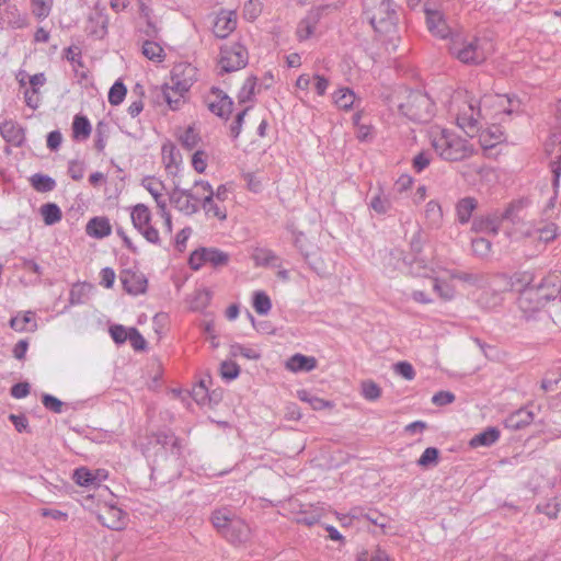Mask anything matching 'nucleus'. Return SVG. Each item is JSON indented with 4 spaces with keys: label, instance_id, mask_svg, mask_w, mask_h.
Returning <instances> with one entry per match:
<instances>
[{
    "label": "nucleus",
    "instance_id": "obj_29",
    "mask_svg": "<svg viewBox=\"0 0 561 561\" xmlns=\"http://www.w3.org/2000/svg\"><path fill=\"white\" fill-rule=\"evenodd\" d=\"M85 231L90 237L102 239L111 234L112 227L106 217H94L87 224Z\"/></svg>",
    "mask_w": 561,
    "mask_h": 561
},
{
    "label": "nucleus",
    "instance_id": "obj_20",
    "mask_svg": "<svg viewBox=\"0 0 561 561\" xmlns=\"http://www.w3.org/2000/svg\"><path fill=\"white\" fill-rule=\"evenodd\" d=\"M320 19V9L311 10L297 25L296 36L302 42L310 38L314 33Z\"/></svg>",
    "mask_w": 561,
    "mask_h": 561
},
{
    "label": "nucleus",
    "instance_id": "obj_14",
    "mask_svg": "<svg viewBox=\"0 0 561 561\" xmlns=\"http://www.w3.org/2000/svg\"><path fill=\"white\" fill-rule=\"evenodd\" d=\"M170 201L179 210L186 215H192L197 211L201 198L192 194L188 190H180L179 186L175 185Z\"/></svg>",
    "mask_w": 561,
    "mask_h": 561
},
{
    "label": "nucleus",
    "instance_id": "obj_64",
    "mask_svg": "<svg viewBox=\"0 0 561 561\" xmlns=\"http://www.w3.org/2000/svg\"><path fill=\"white\" fill-rule=\"evenodd\" d=\"M112 339L117 344H123L128 340V330L124 325L115 324L110 328Z\"/></svg>",
    "mask_w": 561,
    "mask_h": 561
},
{
    "label": "nucleus",
    "instance_id": "obj_33",
    "mask_svg": "<svg viewBox=\"0 0 561 561\" xmlns=\"http://www.w3.org/2000/svg\"><path fill=\"white\" fill-rule=\"evenodd\" d=\"M500 438V431L496 427H488L483 432L474 435L469 445L472 448L480 446L489 447L493 445Z\"/></svg>",
    "mask_w": 561,
    "mask_h": 561
},
{
    "label": "nucleus",
    "instance_id": "obj_36",
    "mask_svg": "<svg viewBox=\"0 0 561 561\" xmlns=\"http://www.w3.org/2000/svg\"><path fill=\"white\" fill-rule=\"evenodd\" d=\"M529 204L528 198H518L508 204L506 209L500 214L502 220L511 221L512 224H516L519 220V213L527 207Z\"/></svg>",
    "mask_w": 561,
    "mask_h": 561
},
{
    "label": "nucleus",
    "instance_id": "obj_10",
    "mask_svg": "<svg viewBox=\"0 0 561 561\" xmlns=\"http://www.w3.org/2000/svg\"><path fill=\"white\" fill-rule=\"evenodd\" d=\"M230 261V255L216 248H199L193 251L188 259L192 270L197 271L203 264L209 263L214 267L226 266Z\"/></svg>",
    "mask_w": 561,
    "mask_h": 561
},
{
    "label": "nucleus",
    "instance_id": "obj_60",
    "mask_svg": "<svg viewBox=\"0 0 561 561\" xmlns=\"http://www.w3.org/2000/svg\"><path fill=\"white\" fill-rule=\"evenodd\" d=\"M393 370L399 376L403 377L407 380H412L415 377V371L413 366L408 362H398L393 365Z\"/></svg>",
    "mask_w": 561,
    "mask_h": 561
},
{
    "label": "nucleus",
    "instance_id": "obj_50",
    "mask_svg": "<svg viewBox=\"0 0 561 561\" xmlns=\"http://www.w3.org/2000/svg\"><path fill=\"white\" fill-rule=\"evenodd\" d=\"M449 276L453 279H459L461 282L468 283L472 286L478 285L482 279V275L474 274V273H468V272H460V271H450Z\"/></svg>",
    "mask_w": 561,
    "mask_h": 561
},
{
    "label": "nucleus",
    "instance_id": "obj_35",
    "mask_svg": "<svg viewBox=\"0 0 561 561\" xmlns=\"http://www.w3.org/2000/svg\"><path fill=\"white\" fill-rule=\"evenodd\" d=\"M478 202L473 197H463L456 205L458 221L461 225L469 222L472 211L477 208Z\"/></svg>",
    "mask_w": 561,
    "mask_h": 561
},
{
    "label": "nucleus",
    "instance_id": "obj_26",
    "mask_svg": "<svg viewBox=\"0 0 561 561\" xmlns=\"http://www.w3.org/2000/svg\"><path fill=\"white\" fill-rule=\"evenodd\" d=\"M533 421V412L527 409H519L505 419L504 425L512 431H518L528 426Z\"/></svg>",
    "mask_w": 561,
    "mask_h": 561
},
{
    "label": "nucleus",
    "instance_id": "obj_3",
    "mask_svg": "<svg viewBox=\"0 0 561 561\" xmlns=\"http://www.w3.org/2000/svg\"><path fill=\"white\" fill-rule=\"evenodd\" d=\"M559 275L551 274L543 278L536 287L526 288L522 291L518 305L527 320L534 319L535 313L540 311L546 304L554 299L560 289L557 287Z\"/></svg>",
    "mask_w": 561,
    "mask_h": 561
},
{
    "label": "nucleus",
    "instance_id": "obj_11",
    "mask_svg": "<svg viewBox=\"0 0 561 561\" xmlns=\"http://www.w3.org/2000/svg\"><path fill=\"white\" fill-rule=\"evenodd\" d=\"M197 79V69L187 62L174 65L170 75V82L178 92L188 93L190 89Z\"/></svg>",
    "mask_w": 561,
    "mask_h": 561
},
{
    "label": "nucleus",
    "instance_id": "obj_17",
    "mask_svg": "<svg viewBox=\"0 0 561 561\" xmlns=\"http://www.w3.org/2000/svg\"><path fill=\"white\" fill-rule=\"evenodd\" d=\"M425 14L427 30L433 36L445 39L451 35V30L440 11L426 10Z\"/></svg>",
    "mask_w": 561,
    "mask_h": 561
},
{
    "label": "nucleus",
    "instance_id": "obj_21",
    "mask_svg": "<svg viewBox=\"0 0 561 561\" xmlns=\"http://www.w3.org/2000/svg\"><path fill=\"white\" fill-rule=\"evenodd\" d=\"M546 152L550 158V169L553 175L561 174V135H552L546 142Z\"/></svg>",
    "mask_w": 561,
    "mask_h": 561
},
{
    "label": "nucleus",
    "instance_id": "obj_62",
    "mask_svg": "<svg viewBox=\"0 0 561 561\" xmlns=\"http://www.w3.org/2000/svg\"><path fill=\"white\" fill-rule=\"evenodd\" d=\"M389 201L385 197H382L380 194H376L371 197L369 202V206L377 213V214H386L389 208Z\"/></svg>",
    "mask_w": 561,
    "mask_h": 561
},
{
    "label": "nucleus",
    "instance_id": "obj_37",
    "mask_svg": "<svg viewBox=\"0 0 561 561\" xmlns=\"http://www.w3.org/2000/svg\"><path fill=\"white\" fill-rule=\"evenodd\" d=\"M90 121L82 115H76L72 122V137L75 140H87L91 135Z\"/></svg>",
    "mask_w": 561,
    "mask_h": 561
},
{
    "label": "nucleus",
    "instance_id": "obj_30",
    "mask_svg": "<svg viewBox=\"0 0 561 561\" xmlns=\"http://www.w3.org/2000/svg\"><path fill=\"white\" fill-rule=\"evenodd\" d=\"M317 367V359L312 356L295 354L286 362V368L290 371H311Z\"/></svg>",
    "mask_w": 561,
    "mask_h": 561
},
{
    "label": "nucleus",
    "instance_id": "obj_56",
    "mask_svg": "<svg viewBox=\"0 0 561 561\" xmlns=\"http://www.w3.org/2000/svg\"><path fill=\"white\" fill-rule=\"evenodd\" d=\"M128 341L135 351H144L147 347V342L136 328L128 330Z\"/></svg>",
    "mask_w": 561,
    "mask_h": 561
},
{
    "label": "nucleus",
    "instance_id": "obj_39",
    "mask_svg": "<svg viewBox=\"0 0 561 561\" xmlns=\"http://www.w3.org/2000/svg\"><path fill=\"white\" fill-rule=\"evenodd\" d=\"M92 286L88 283H78L72 286L69 294V302L71 305H81L91 291Z\"/></svg>",
    "mask_w": 561,
    "mask_h": 561
},
{
    "label": "nucleus",
    "instance_id": "obj_2",
    "mask_svg": "<svg viewBox=\"0 0 561 561\" xmlns=\"http://www.w3.org/2000/svg\"><path fill=\"white\" fill-rule=\"evenodd\" d=\"M450 55L466 65H481L495 53V44L486 37L455 34L448 46Z\"/></svg>",
    "mask_w": 561,
    "mask_h": 561
},
{
    "label": "nucleus",
    "instance_id": "obj_34",
    "mask_svg": "<svg viewBox=\"0 0 561 561\" xmlns=\"http://www.w3.org/2000/svg\"><path fill=\"white\" fill-rule=\"evenodd\" d=\"M333 103L343 111H350L356 101L355 93L348 88H340L332 95Z\"/></svg>",
    "mask_w": 561,
    "mask_h": 561
},
{
    "label": "nucleus",
    "instance_id": "obj_16",
    "mask_svg": "<svg viewBox=\"0 0 561 561\" xmlns=\"http://www.w3.org/2000/svg\"><path fill=\"white\" fill-rule=\"evenodd\" d=\"M126 517L127 514L114 505L104 506L98 514V519L102 525L113 530L123 529L126 524Z\"/></svg>",
    "mask_w": 561,
    "mask_h": 561
},
{
    "label": "nucleus",
    "instance_id": "obj_22",
    "mask_svg": "<svg viewBox=\"0 0 561 561\" xmlns=\"http://www.w3.org/2000/svg\"><path fill=\"white\" fill-rule=\"evenodd\" d=\"M9 325L16 332H35L37 330V321L35 312L28 310L19 312L10 319Z\"/></svg>",
    "mask_w": 561,
    "mask_h": 561
},
{
    "label": "nucleus",
    "instance_id": "obj_53",
    "mask_svg": "<svg viewBox=\"0 0 561 561\" xmlns=\"http://www.w3.org/2000/svg\"><path fill=\"white\" fill-rule=\"evenodd\" d=\"M471 245L474 255L484 257L490 253L492 243L488 239L477 238L472 240Z\"/></svg>",
    "mask_w": 561,
    "mask_h": 561
},
{
    "label": "nucleus",
    "instance_id": "obj_27",
    "mask_svg": "<svg viewBox=\"0 0 561 561\" xmlns=\"http://www.w3.org/2000/svg\"><path fill=\"white\" fill-rule=\"evenodd\" d=\"M0 134L1 136L13 146H20L24 140V131L13 121H4L0 125Z\"/></svg>",
    "mask_w": 561,
    "mask_h": 561
},
{
    "label": "nucleus",
    "instance_id": "obj_15",
    "mask_svg": "<svg viewBox=\"0 0 561 561\" xmlns=\"http://www.w3.org/2000/svg\"><path fill=\"white\" fill-rule=\"evenodd\" d=\"M423 240L421 232L417 231L411 242V251L415 254L413 260L407 261V259L403 260L404 264L410 265L412 273L419 275V276H430V273L433 272V270L425 263L423 259L417 257V255L422 251Z\"/></svg>",
    "mask_w": 561,
    "mask_h": 561
},
{
    "label": "nucleus",
    "instance_id": "obj_41",
    "mask_svg": "<svg viewBox=\"0 0 561 561\" xmlns=\"http://www.w3.org/2000/svg\"><path fill=\"white\" fill-rule=\"evenodd\" d=\"M263 12L262 0H248L242 9V18L248 22H254Z\"/></svg>",
    "mask_w": 561,
    "mask_h": 561
},
{
    "label": "nucleus",
    "instance_id": "obj_57",
    "mask_svg": "<svg viewBox=\"0 0 561 561\" xmlns=\"http://www.w3.org/2000/svg\"><path fill=\"white\" fill-rule=\"evenodd\" d=\"M51 4L53 0H32V11L37 18H46Z\"/></svg>",
    "mask_w": 561,
    "mask_h": 561
},
{
    "label": "nucleus",
    "instance_id": "obj_5",
    "mask_svg": "<svg viewBox=\"0 0 561 561\" xmlns=\"http://www.w3.org/2000/svg\"><path fill=\"white\" fill-rule=\"evenodd\" d=\"M481 99L483 119L499 124L508 122L518 106V101L507 94H484Z\"/></svg>",
    "mask_w": 561,
    "mask_h": 561
},
{
    "label": "nucleus",
    "instance_id": "obj_43",
    "mask_svg": "<svg viewBox=\"0 0 561 561\" xmlns=\"http://www.w3.org/2000/svg\"><path fill=\"white\" fill-rule=\"evenodd\" d=\"M253 308L259 314H267L272 308L270 297L264 291H255L253 294Z\"/></svg>",
    "mask_w": 561,
    "mask_h": 561
},
{
    "label": "nucleus",
    "instance_id": "obj_54",
    "mask_svg": "<svg viewBox=\"0 0 561 561\" xmlns=\"http://www.w3.org/2000/svg\"><path fill=\"white\" fill-rule=\"evenodd\" d=\"M357 561H389L386 551L377 548L373 552L364 550L357 554Z\"/></svg>",
    "mask_w": 561,
    "mask_h": 561
},
{
    "label": "nucleus",
    "instance_id": "obj_63",
    "mask_svg": "<svg viewBox=\"0 0 561 561\" xmlns=\"http://www.w3.org/2000/svg\"><path fill=\"white\" fill-rule=\"evenodd\" d=\"M425 214L426 217L431 219L434 224H438L443 216L439 204L434 201H431L426 204Z\"/></svg>",
    "mask_w": 561,
    "mask_h": 561
},
{
    "label": "nucleus",
    "instance_id": "obj_45",
    "mask_svg": "<svg viewBox=\"0 0 561 561\" xmlns=\"http://www.w3.org/2000/svg\"><path fill=\"white\" fill-rule=\"evenodd\" d=\"M362 394L368 401H376L381 397V388L373 380H365L360 385Z\"/></svg>",
    "mask_w": 561,
    "mask_h": 561
},
{
    "label": "nucleus",
    "instance_id": "obj_32",
    "mask_svg": "<svg viewBox=\"0 0 561 561\" xmlns=\"http://www.w3.org/2000/svg\"><path fill=\"white\" fill-rule=\"evenodd\" d=\"M252 259L256 266H280V259L274 251L266 248H256L252 254Z\"/></svg>",
    "mask_w": 561,
    "mask_h": 561
},
{
    "label": "nucleus",
    "instance_id": "obj_49",
    "mask_svg": "<svg viewBox=\"0 0 561 561\" xmlns=\"http://www.w3.org/2000/svg\"><path fill=\"white\" fill-rule=\"evenodd\" d=\"M33 188L41 193L50 192L55 188L54 178H30Z\"/></svg>",
    "mask_w": 561,
    "mask_h": 561
},
{
    "label": "nucleus",
    "instance_id": "obj_23",
    "mask_svg": "<svg viewBox=\"0 0 561 561\" xmlns=\"http://www.w3.org/2000/svg\"><path fill=\"white\" fill-rule=\"evenodd\" d=\"M162 161L164 163L165 170L168 173L173 174L179 170V167L182 162V157L180 151L176 149L175 145L171 141H167L162 145Z\"/></svg>",
    "mask_w": 561,
    "mask_h": 561
},
{
    "label": "nucleus",
    "instance_id": "obj_9",
    "mask_svg": "<svg viewBox=\"0 0 561 561\" xmlns=\"http://www.w3.org/2000/svg\"><path fill=\"white\" fill-rule=\"evenodd\" d=\"M211 523L231 541H242L247 537V527L242 526L240 522L233 520L231 513L226 508L215 511Z\"/></svg>",
    "mask_w": 561,
    "mask_h": 561
},
{
    "label": "nucleus",
    "instance_id": "obj_28",
    "mask_svg": "<svg viewBox=\"0 0 561 561\" xmlns=\"http://www.w3.org/2000/svg\"><path fill=\"white\" fill-rule=\"evenodd\" d=\"M141 54L153 64H162L167 58V53L162 45L150 39L142 42Z\"/></svg>",
    "mask_w": 561,
    "mask_h": 561
},
{
    "label": "nucleus",
    "instance_id": "obj_38",
    "mask_svg": "<svg viewBox=\"0 0 561 561\" xmlns=\"http://www.w3.org/2000/svg\"><path fill=\"white\" fill-rule=\"evenodd\" d=\"M131 221L134 227L139 230L148 226L151 220V214L149 208L144 204H138L131 211Z\"/></svg>",
    "mask_w": 561,
    "mask_h": 561
},
{
    "label": "nucleus",
    "instance_id": "obj_44",
    "mask_svg": "<svg viewBox=\"0 0 561 561\" xmlns=\"http://www.w3.org/2000/svg\"><path fill=\"white\" fill-rule=\"evenodd\" d=\"M73 479L81 486L95 484L96 476L89 469L81 467L75 470Z\"/></svg>",
    "mask_w": 561,
    "mask_h": 561
},
{
    "label": "nucleus",
    "instance_id": "obj_42",
    "mask_svg": "<svg viewBox=\"0 0 561 561\" xmlns=\"http://www.w3.org/2000/svg\"><path fill=\"white\" fill-rule=\"evenodd\" d=\"M298 398L301 401L308 402L310 404V407L313 410H316V411H320V410H323L325 408H332L333 407L331 401H327L324 399L318 398V397L311 394L310 392H308L306 390L299 391L298 392Z\"/></svg>",
    "mask_w": 561,
    "mask_h": 561
},
{
    "label": "nucleus",
    "instance_id": "obj_51",
    "mask_svg": "<svg viewBox=\"0 0 561 561\" xmlns=\"http://www.w3.org/2000/svg\"><path fill=\"white\" fill-rule=\"evenodd\" d=\"M439 450L435 447H427L417 460L421 467L436 465L438 461Z\"/></svg>",
    "mask_w": 561,
    "mask_h": 561
},
{
    "label": "nucleus",
    "instance_id": "obj_7",
    "mask_svg": "<svg viewBox=\"0 0 561 561\" xmlns=\"http://www.w3.org/2000/svg\"><path fill=\"white\" fill-rule=\"evenodd\" d=\"M366 14L373 27L380 33L390 32L396 24V11L390 0H369Z\"/></svg>",
    "mask_w": 561,
    "mask_h": 561
},
{
    "label": "nucleus",
    "instance_id": "obj_12",
    "mask_svg": "<svg viewBox=\"0 0 561 561\" xmlns=\"http://www.w3.org/2000/svg\"><path fill=\"white\" fill-rule=\"evenodd\" d=\"M238 24L237 12L233 10H219L213 21V32L219 38H226L234 32Z\"/></svg>",
    "mask_w": 561,
    "mask_h": 561
},
{
    "label": "nucleus",
    "instance_id": "obj_40",
    "mask_svg": "<svg viewBox=\"0 0 561 561\" xmlns=\"http://www.w3.org/2000/svg\"><path fill=\"white\" fill-rule=\"evenodd\" d=\"M41 215L45 225L53 226L61 220V210L54 203H47L42 205Z\"/></svg>",
    "mask_w": 561,
    "mask_h": 561
},
{
    "label": "nucleus",
    "instance_id": "obj_6",
    "mask_svg": "<svg viewBox=\"0 0 561 561\" xmlns=\"http://www.w3.org/2000/svg\"><path fill=\"white\" fill-rule=\"evenodd\" d=\"M399 108L409 119L425 123L433 116L434 103L426 94L410 92L405 100L400 103Z\"/></svg>",
    "mask_w": 561,
    "mask_h": 561
},
{
    "label": "nucleus",
    "instance_id": "obj_59",
    "mask_svg": "<svg viewBox=\"0 0 561 561\" xmlns=\"http://www.w3.org/2000/svg\"><path fill=\"white\" fill-rule=\"evenodd\" d=\"M42 403L47 410H49L54 413L62 412L64 402H61L58 398H56L51 394H48V393L43 394Z\"/></svg>",
    "mask_w": 561,
    "mask_h": 561
},
{
    "label": "nucleus",
    "instance_id": "obj_4",
    "mask_svg": "<svg viewBox=\"0 0 561 561\" xmlns=\"http://www.w3.org/2000/svg\"><path fill=\"white\" fill-rule=\"evenodd\" d=\"M430 137L433 148L445 160H462L473 152L472 145L446 128L432 127Z\"/></svg>",
    "mask_w": 561,
    "mask_h": 561
},
{
    "label": "nucleus",
    "instance_id": "obj_47",
    "mask_svg": "<svg viewBox=\"0 0 561 561\" xmlns=\"http://www.w3.org/2000/svg\"><path fill=\"white\" fill-rule=\"evenodd\" d=\"M240 374V367L232 360H224L220 364V375L224 379L231 381L236 379Z\"/></svg>",
    "mask_w": 561,
    "mask_h": 561
},
{
    "label": "nucleus",
    "instance_id": "obj_24",
    "mask_svg": "<svg viewBox=\"0 0 561 561\" xmlns=\"http://www.w3.org/2000/svg\"><path fill=\"white\" fill-rule=\"evenodd\" d=\"M502 221L500 214L494 213L486 217L474 218L472 229L477 232H486L495 236L499 233Z\"/></svg>",
    "mask_w": 561,
    "mask_h": 561
},
{
    "label": "nucleus",
    "instance_id": "obj_8",
    "mask_svg": "<svg viewBox=\"0 0 561 561\" xmlns=\"http://www.w3.org/2000/svg\"><path fill=\"white\" fill-rule=\"evenodd\" d=\"M248 57V50L242 44H227L220 49L218 67L222 72L238 71L245 67Z\"/></svg>",
    "mask_w": 561,
    "mask_h": 561
},
{
    "label": "nucleus",
    "instance_id": "obj_1",
    "mask_svg": "<svg viewBox=\"0 0 561 561\" xmlns=\"http://www.w3.org/2000/svg\"><path fill=\"white\" fill-rule=\"evenodd\" d=\"M449 113L457 126L467 135L476 134L483 119L480 91L474 87L457 89L449 101Z\"/></svg>",
    "mask_w": 561,
    "mask_h": 561
},
{
    "label": "nucleus",
    "instance_id": "obj_46",
    "mask_svg": "<svg viewBox=\"0 0 561 561\" xmlns=\"http://www.w3.org/2000/svg\"><path fill=\"white\" fill-rule=\"evenodd\" d=\"M127 89L124 83L122 81H116L108 92L110 104L114 106L119 105L124 101Z\"/></svg>",
    "mask_w": 561,
    "mask_h": 561
},
{
    "label": "nucleus",
    "instance_id": "obj_61",
    "mask_svg": "<svg viewBox=\"0 0 561 561\" xmlns=\"http://www.w3.org/2000/svg\"><path fill=\"white\" fill-rule=\"evenodd\" d=\"M431 163V154L428 152H420L412 160L413 170L421 173L426 170Z\"/></svg>",
    "mask_w": 561,
    "mask_h": 561
},
{
    "label": "nucleus",
    "instance_id": "obj_55",
    "mask_svg": "<svg viewBox=\"0 0 561 561\" xmlns=\"http://www.w3.org/2000/svg\"><path fill=\"white\" fill-rule=\"evenodd\" d=\"M230 355L232 357L242 356L248 359H257L260 357V354L249 347H244L241 344H233L230 346Z\"/></svg>",
    "mask_w": 561,
    "mask_h": 561
},
{
    "label": "nucleus",
    "instance_id": "obj_18",
    "mask_svg": "<svg viewBox=\"0 0 561 561\" xmlns=\"http://www.w3.org/2000/svg\"><path fill=\"white\" fill-rule=\"evenodd\" d=\"M209 110L219 117H227L232 112L231 100L220 90H211L208 98Z\"/></svg>",
    "mask_w": 561,
    "mask_h": 561
},
{
    "label": "nucleus",
    "instance_id": "obj_25",
    "mask_svg": "<svg viewBox=\"0 0 561 561\" xmlns=\"http://www.w3.org/2000/svg\"><path fill=\"white\" fill-rule=\"evenodd\" d=\"M195 185H202L204 190L209 191V195H207L203 201V208L206 214L211 215L219 220H225L227 218V209L214 202V193L210 185L204 182H195Z\"/></svg>",
    "mask_w": 561,
    "mask_h": 561
},
{
    "label": "nucleus",
    "instance_id": "obj_48",
    "mask_svg": "<svg viewBox=\"0 0 561 561\" xmlns=\"http://www.w3.org/2000/svg\"><path fill=\"white\" fill-rule=\"evenodd\" d=\"M201 137L198 133L193 128L188 127L184 130V133L180 136V141L182 146L187 149H193L199 144Z\"/></svg>",
    "mask_w": 561,
    "mask_h": 561
},
{
    "label": "nucleus",
    "instance_id": "obj_31",
    "mask_svg": "<svg viewBox=\"0 0 561 561\" xmlns=\"http://www.w3.org/2000/svg\"><path fill=\"white\" fill-rule=\"evenodd\" d=\"M161 90L163 99L171 111H178L184 105L187 93L175 91L169 83H164Z\"/></svg>",
    "mask_w": 561,
    "mask_h": 561
},
{
    "label": "nucleus",
    "instance_id": "obj_58",
    "mask_svg": "<svg viewBox=\"0 0 561 561\" xmlns=\"http://www.w3.org/2000/svg\"><path fill=\"white\" fill-rule=\"evenodd\" d=\"M320 518H321V514L319 511H311V512L302 511L298 514L296 520L298 524H302L306 526H312V525H316L317 523H319Z\"/></svg>",
    "mask_w": 561,
    "mask_h": 561
},
{
    "label": "nucleus",
    "instance_id": "obj_13",
    "mask_svg": "<svg viewBox=\"0 0 561 561\" xmlns=\"http://www.w3.org/2000/svg\"><path fill=\"white\" fill-rule=\"evenodd\" d=\"M485 125L478 135L483 150L494 148L505 141V131L501 126L502 124L485 121Z\"/></svg>",
    "mask_w": 561,
    "mask_h": 561
},
{
    "label": "nucleus",
    "instance_id": "obj_52",
    "mask_svg": "<svg viewBox=\"0 0 561 561\" xmlns=\"http://www.w3.org/2000/svg\"><path fill=\"white\" fill-rule=\"evenodd\" d=\"M153 436L156 438V443L163 447H167L170 445L172 448H176L179 445L178 437L170 431H168V432L161 431V432L153 434Z\"/></svg>",
    "mask_w": 561,
    "mask_h": 561
},
{
    "label": "nucleus",
    "instance_id": "obj_19",
    "mask_svg": "<svg viewBox=\"0 0 561 561\" xmlns=\"http://www.w3.org/2000/svg\"><path fill=\"white\" fill-rule=\"evenodd\" d=\"M121 282L124 289L130 295L144 294L147 288V278L141 273L124 271L121 274Z\"/></svg>",
    "mask_w": 561,
    "mask_h": 561
}]
</instances>
